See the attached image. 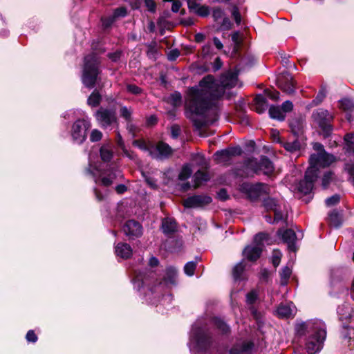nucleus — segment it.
Returning <instances> with one entry per match:
<instances>
[{"mask_svg":"<svg viewBox=\"0 0 354 354\" xmlns=\"http://www.w3.org/2000/svg\"><path fill=\"white\" fill-rule=\"evenodd\" d=\"M237 80V73L231 71L221 76L219 84L214 76L208 75L197 86L188 89L185 97L187 117L197 129L216 120L218 99L223 95L225 88L235 86Z\"/></svg>","mask_w":354,"mask_h":354,"instance_id":"nucleus-1","label":"nucleus"},{"mask_svg":"<svg viewBox=\"0 0 354 354\" xmlns=\"http://www.w3.org/2000/svg\"><path fill=\"white\" fill-rule=\"evenodd\" d=\"M178 272L175 268L168 267L161 281L147 289L145 295V301L158 307L160 305L168 306L171 303L172 295L166 294L167 290L177 285Z\"/></svg>","mask_w":354,"mask_h":354,"instance_id":"nucleus-2","label":"nucleus"},{"mask_svg":"<svg viewBox=\"0 0 354 354\" xmlns=\"http://www.w3.org/2000/svg\"><path fill=\"white\" fill-rule=\"evenodd\" d=\"M190 344L201 353L209 351L213 346L212 333L199 320L192 326L190 333Z\"/></svg>","mask_w":354,"mask_h":354,"instance_id":"nucleus-3","label":"nucleus"},{"mask_svg":"<svg viewBox=\"0 0 354 354\" xmlns=\"http://www.w3.org/2000/svg\"><path fill=\"white\" fill-rule=\"evenodd\" d=\"M100 73V60L97 55L91 53L84 57L82 82L88 88H93Z\"/></svg>","mask_w":354,"mask_h":354,"instance_id":"nucleus-4","label":"nucleus"},{"mask_svg":"<svg viewBox=\"0 0 354 354\" xmlns=\"http://www.w3.org/2000/svg\"><path fill=\"white\" fill-rule=\"evenodd\" d=\"M310 324L314 327L315 331L310 333L306 343V349L308 354H316L323 347L326 337V326L322 321H317Z\"/></svg>","mask_w":354,"mask_h":354,"instance_id":"nucleus-5","label":"nucleus"},{"mask_svg":"<svg viewBox=\"0 0 354 354\" xmlns=\"http://www.w3.org/2000/svg\"><path fill=\"white\" fill-rule=\"evenodd\" d=\"M246 169L250 170L253 174L270 175L274 171V165L272 161L266 156H261L260 159L251 158L244 162Z\"/></svg>","mask_w":354,"mask_h":354,"instance_id":"nucleus-6","label":"nucleus"},{"mask_svg":"<svg viewBox=\"0 0 354 354\" xmlns=\"http://www.w3.org/2000/svg\"><path fill=\"white\" fill-rule=\"evenodd\" d=\"M86 174L91 176L95 183L100 179L102 185L109 186L112 184L114 179L120 177L122 174L120 171L118 169H111L109 173L106 175L105 172L99 169L97 165H93L90 161L88 167L86 169Z\"/></svg>","mask_w":354,"mask_h":354,"instance_id":"nucleus-7","label":"nucleus"},{"mask_svg":"<svg viewBox=\"0 0 354 354\" xmlns=\"http://www.w3.org/2000/svg\"><path fill=\"white\" fill-rule=\"evenodd\" d=\"M240 191L246 194L250 201H255L261 196L268 195L270 192V187L268 185L263 183L254 184L243 183L240 185Z\"/></svg>","mask_w":354,"mask_h":354,"instance_id":"nucleus-8","label":"nucleus"},{"mask_svg":"<svg viewBox=\"0 0 354 354\" xmlns=\"http://www.w3.org/2000/svg\"><path fill=\"white\" fill-rule=\"evenodd\" d=\"M268 234L266 233H259L254 237L253 243L247 245L243 251V257L248 261H255L261 256L263 243V241L267 239Z\"/></svg>","mask_w":354,"mask_h":354,"instance_id":"nucleus-9","label":"nucleus"},{"mask_svg":"<svg viewBox=\"0 0 354 354\" xmlns=\"http://www.w3.org/2000/svg\"><path fill=\"white\" fill-rule=\"evenodd\" d=\"M91 122L87 119H78L72 125L71 136L74 143L82 144L87 137V131L91 128Z\"/></svg>","mask_w":354,"mask_h":354,"instance_id":"nucleus-10","label":"nucleus"},{"mask_svg":"<svg viewBox=\"0 0 354 354\" xmlns=\"http://www.w3.org/2000/svg\"><path fill=\"white\" fill-rule=\"evenodd\" d=\"M312 118L322 129L324 136H328L333 131L331 122L333 120V116L327 110L318 109L313 112Z\"/></svg>","mask_w":354,"mask_h":354,"instance_id":"nucleus-11","label":"nucleus"},{"mask_svg":"<svg viewBox=\"0 0 354 354\" xmlns=\"http://www.w3.org/2000/svg\"><path fill=\"white\" fill-rule=\"evenodd\" d=\"M95 116L99 124L104 129L111 127L118 122L115 111L110 109L101 107L96 111Z\"/></svg>","mask_w":354,"mask_h":354,"instance_id":"nucleus-12","label":"nucleus"},{"mask_svg":"<svg viewBox=\"0 0 354 354\" xmlns=\"http://www.w3.org/2000/svg\"><path fill=\"white\" fill-rule=\"evenodd\" d=\"M317 169L314 167H308L306 171L304 179L301 180L298 185V189L300 192L308 194L311 192L314 187V183L318 177Z\"/></svg>","mask_w":354,"mask_h":354,"instance_id":"nucleus-13","label":"nucleus"},{"mask_svg":"<svg viewBox=\"0 0 354 354\" xmlns=\"http://www.w3.org/2000/svg\"><path fill=\"white\" fill-rule=\"evenodd\" d=\"M335 158L334 156L323 151V153H317L312 154L310 156L309 162L310 166L309 167H314L318 170L317 167H328L331 165Z\"/></svg>","mask_w":354,"mask_h":354,"instance_id":"nucleus-14","label":"nucleus"},{"mask_svg":"<svg viewBox=\"0 0 354 354\" xmlns=\"http://www.w3.org/2000/svg\"><path fill=\"white\" fill-rule=\"evenodd\" d=\"M171 148L163 142H159L156 145H151L149 155L156 160H164L171 154Z\"/></svg>","mask_w":354,"mask_h":354,"instance_id":"nucleus-15","label":"nucleus"},{"mask_svg":"<svg viewBox=\"0 0 354 354\" xmlns=\"http://www.w3.org/2000/svg\"><path fill=\"white\" fill-rule=\"evenodd\" d=\"M277 234L282 239L283 242L287 243L288 250L294 252L297 250L295 241L303 237L301 232L299 235V236H297L295 231L292 229H280L278 230Z\"/></svg>","mask_w":354,"mask_h":354,"instance_id":"nucleus-16","label":"nucleus"},{"mask_svg":"<svg viewBox=\"0 0 354 354\" xmlns=\"http://www.w3.org/2000/svg\"><path fill=\"white\" fill-rule=\"evenodd\" d=\"M211 202L212 198L210 196L195 195L187 198L183 202V205L187 208H196L208 205Z\"/></svg>","mask_w":354,"mask_h":354,"instance_id":"nucleus-17","label":"nucleus"},{"mask_svg":"<svg viewBox=\"0 0 354 354\" xmlns=\"http://www.w3.org/2000/svg\"><path fill=\"white\" fill-rule=\"evenodd\" d=\"M123 231L130 239H133L142 234V227L139 222L135 220H129L124 225Z\"/></svg>","mask_w":354,"mask_h":354,"instance_id":"nucleus-18","label":"nucleus"},{"mask_svg":"<svg viewBox=\"0 0 354 354\" xmlns=\"http://www.w3.org/2000/svg\"><path fill=\"white\" fill-rule=\"evenodd\" d=\"M254 344L251 341L240 340L233 345L229 354H252Z\"/></svg>","mask_w":354,"mask_h":354,"instance_id":"nucleus-19","label":"nucleus"},{"mask_svg":"<svg viewBox=\"0 0 354 354\" xmlns=\"http://www.w3.org/2000/svg\"><path fill=\"white\" fill-rule=\"evenodd\" d=\"M279 87L287 93H292L295 91V85L292 78L290 75L279 77L277 79Z\"/></svg>","mask_w":354,"mask_h":354,"instance_id":"nucleus-20","label":"nucleus"},{"mask_svg":"<svg viewBox=\"0 0 354 354\" xmlns=\"http://www.w3.org/2000/svg\"><path fill=\"white\" fill-rule=\"evenodd\" d=\"M276 141L279 142L286 151L291 153L299 151L304 145V142H301L299 139H295L293 141H281L278 138Z\"/></svg>","mask_w":354,"mask_h":354,"instance_id":"nucleus-21","label":"nucleus"},{"mask_svg":"<svg viewBox=\"0 0 354 354\" xmlns=\"http://www.w3.org/2000/svg\"><path fill=\"white\" fill-rule=\"evenodd\" d=\"M115 252L117 257L128 259L132 254V249L128 243H119L115 246Z\"/></svg>","mask_w":354,"mask_h":354,"instance_id":"nucleus-22","label":"nucleus"},{"mask_svg":"<svg viewBox=\"0 0 354 354\" xmlns=\"http://www.w3.org/2000/svg\"><path fill=\"white\" fill-rule=\"evenodd\" d=\"M295 313V306L292 303L281 304L277 309V314L279 317L288 318Z\"/></svg>","mask_w":354,"mask_h":354,"instance_id":"nucleus-23","label":"nucleus"},{"mask_svg":"<svg viewBox=\"0 0 354 354\" xmlns=\"http://www.w3.org/2000/svg\"><path fill=\"white\" fill-rule=\"evenodd\" d=\"M162 230L167 236L172 235L177 230V224L171 218H165L162 221Z\"/></svg>","mask_w":354,"mask_h":354,"instance_id":"nucleus-24","label":"nucleus"},{"mask_svg":"<svg viewBox=\"0 0 354 354\" xmlns=\"http://www.w3.org/2000/svg\"><path fill=\"white\" fill-rule=\"evenodd\" d=\"M101 159L104 162H109L113 156V146L111 142L103 144L100 149Z\"/></svg>","mask_w":354,"mask_h":354,"instance_id":"nucleus-25","label":"nucleus"},{"mask_svg":"<svg viewBox=\"0 0 354 354\" xmlns=\"http://www.w3.org/2000/svg\"><path fill=\"white\" fill-rule=\"evenodd\" d=\"M148 277L149 276L142 272H136L135 277L132 279L134 288L137 289L138 291H140L141 288H145L144 285L147 283L149 280Z\"/></svg>","mask_w":354,"mask_h":354,"instance_id":"nucleus-26","label":"nucleus"},{"mask_svg":"<svg viewBox=\"0 0 354 354\" xmlns=\"http://www.w3.org/2000/svg\"><path fill=\"white\" fill-rule=\"evenodd\" d=\"M317 321H321L320 319H313L309 320L306 322H302L296 325L295 330L299 335H303L305 334L306 330H308L310 333L315 331L314 327L310 324V323L315 322Z\"/></svg>","mask_w":354,"mask_h":354,"instance_id":"nucleus-27","label":"nucleus"},{"mask_svg":"<svg viewBox=\"0 0 354 354\" xmlns=\"http://www.w3.org/2000/svg\"><path fill=\"white\" fill-rule=\"evenodd\" d=\"M193 180L194 182V187L196 188L209 180V176L207 172L201 170L197 171L194 176Z\"/></svg>","mask_w":354,"mask_h":354,"instance_id":"nucleus-28","label":"nucleus"},{"mask_svg":"<svg viewBox=\"0 0 354 354\" xmlns=\"http://www.w3.org/2000/svg\"><path fill=\"white\" fill-rule=\"evenodd\" d=\"M337 313L339 319L342 321L351 317V308L348 304H343L337 307Z\"/></svg>","mask_w":354,"mask_h":354,"instance_id":"nucleus-29","label":"nucleus"},{"mask_svg":"<svg viewBox=\"0 0 354 354\" xmlns=\"http://www.w3.org/2000/svg\"><path fill=\"white\" fill-rule=\"evenodd\" d=\"M255 110L259 113H263L268 106V102L263 95H258L254 98Z\"/></svg>","mask_w":354,"mask_h":354,"instance_id":"nucleus-30","label":"nucleus"},{"mask_svg":"<svg viewBox=\"0 0 354 354\" xmlns=\"http://www.w3.org/2000/svg\"><path fill=\"white\" fill-rule=\"evenodd\" d=\"M269 115L270 118L283 121L285 120V114L279 106H271L269 109Z\"/></svg>","mask_w":354,"mask_h":354,"instance_id":"nucleus-31","label":"nucleus"},{"mask_svg":"<svg viewBox=\"0 0 354 354\" xmlns=\"http://www.w3.org/2000/svg\"><path fill=\"white\" fill-rule=\"evenodd\" d=\"M329 223L333 227L337 228L342 225V216L336 210L331 211L328 214Z\"/></svg>","mask_w":354,"mask_h":354,"instance_id":"nucleus-32","label":"nucleus"},{"mask_svg":"<svg viewBox=\"0 0 354 354\" xmlns=\"http://www.w3.org/2000/svg\"><path fill=\"white\" fill-rule=\"evenodd\" d=\"M212 322L222 334H227L230 330L229 326L220 318L215 317L212 320Z\"/></svg>","mask_w":354,"mask_h":354,"instance_id":"nucleus-33","label":"nucleus"},{"mask_svg":"<svg viewBox=\"0 0 354 354\" xmlns=\"http://www.w3.org/2000/svg\"><path fill=\"white\" fill-rule=\"evenodd\" d=\"M132 113L133 109L131 106H122L120 109V116L124 118L127 123L132 122Z\"/></svg>","mask_w":354,"mask_h":354,"instance_id":"nucleus-34","label":"nucleus"},{"mask_svg":"<svg viewBox=\"0 0 354 354\" xmlns=\"http://www.w3.org/2000/svg\"><path fill=\"white\" fill-rule=\"evenodd\" d=\"M101 101V95L98 91L95 90L87 100V103L89 106L95 107L98 106Z\"/></svg>","mask_w":354,"mask_h":354,"instance_id":"nucleus-35","label":"nucleus"},{"mask_svg":"<svg viewBox=\"0 0 354 354\" xmlns=\"http://www.w3.org/2000/svg\"><path fill=\"white\" fill-rule=\"evenodd\" d=\"M344 142L345 146L344 149L345 150V153H348V151H351L353 149H354V133H347L344 136Z\"/></svg>","mask_w":354,"mask_h":354,"instance_id":"nucleus-36","label":"nucleus"},{"mask_svg":"<svg viewBox=\"0 0 354 354\" xmlns=\"http://www.w3.org/2000/svg\"><path fill=\"white\" fill-rule=\"evenodd\" d=\"M291 274L292 270L289 267L285 266L282 268L281 272H280V283L281 286L287 285Z\"/></svg>","mask_w":354,"mask_h":354,"instance_id":"nucleus-37","label":"nucleus"},{"mask_svg":"<svg viewBox=\"0 0 354 354\" xmlns=\"http://www.w3.org/2000/svg\"><path fill=\"white\" fill-rule=\"evenodd\" d=\"M263 205L267 211H273L279 207L277 201L273 198H267L263 200Z\"/></svg>","mask_w":354,"mask_h":354,"instance_id":"nucleus-38","label":"nucleus"},{"mask_svg":"<svg viewBox=\"0 0 354 354\" xmlns=\"http://www.w3.org/2000/svg\"><path fill=\"white\" fill-rule=\"evenodd\" d=\"M169 101L173 106H178L182 103V95L180 93L175 91L169 97Z\"/></svg>","mask_w":354,"mask_h":354,"instance_id":"nucleus-39","label":"nucleus"},{"mask_svg":"<svg viewBox=\"0 0 354 354\" xmlns=\"http://www.w3.org/2000/svg\"><path fill=\"white\" fill-rule=\"evenodd\" d=\"M340 107L347 112H351L354 110V102L351 99H343L339 101Z\"/></svg>","mask_w":354,"mask_h":354,"instance_id":"nucleus-40","label":"nucleus"},{"mask_svg":"<svg viewBox=\"0 0 354 354\" xmlns=\"http://www.w3.org/2000/svg\"><path fill=\"white\" fill-rule=\"evenodd\" d=\"M245 266L243 264V261L237 263L234 269H233V277L234 280H240L241 274L244 270Z\"/></svg>","mask_w":354,"mask_h":354,"instance_id":"nucleus-41","label":"nucleus"},{"mask_svg":"<svg viewBox=\"0 0 354 354\" xmlns=\"http://www.w3.org/2000/svg\"><path fill=\"white\" fill-rule=\"evenodd\" d=\"M192 174V170L191 167L188 165H186L183 167L181 171L178 175V178L180 180H185L190 177Z\"/></svg>","mask_w":354,"mask_h":354,"instance_id":"nucleus-42","label":"nucleus"},{"mask_svg":"<svg viewBox=\"0 0 354 354\" xmlns=\"http://www.w3.org/2000/svg\"><path fill=\"white\" fill-rule=\"evenodd\" d=\"M225 151H227L226 149L218 151L214 153V158L215 160L218 162H224L227 161L230 159V154L229 153H224Z\"/></svg>","mask_w":354,"mask_h":354,"instance_id":"nucleus-43","label":"nucleus"},{"mask_svg":"<svg viewBox=\"0 0 354 354\" xmlns=\"http://www.w3.org/2000/svg\"><path fill=\"white\" fill-rule=\"evenodd\" d=\"M334 179V174L330 171H326L324 173L322 180V185L324 189H326L328 185L332 182Z\"/></svg>","mask_w":354,"mask_h":354,"instance_id":"nucleus-44","label":"nucleus"},{"mask_svg":"<svg viewBox=\"0 0 354 354\" xmlns=\"http://www.w3.org/2000/svg\"><path fill=\"white\" fill-rule=\"evenodd\" d=\"M194 160L196 164L203 169H207L209 166L208 161L205 159L204 156L201 154H197L194 156Z\"/></svg>","mask_w":354,"mask_h":354,"instance_id":"nucleus-45","label":"nucleus"},{"mask_svg":"<svg viewBox=\"0 0 354 354\" xmlns=\"http://www.w3.org/2000/svg\"><path fill=\"white\" fill-rule=\"evenodd\" d=\"M196 268V261H189L184 266V272L185 273L191 277L194 274V270Z\"/></svg>","mask_w":354,"mask_h":354,"instance_id":"nucleus-46","label":"nucleus"},{"mask_svg":"<svg viewBox=\"0 0 354 354\" xmlns=\"http://www.w3.org/2000/svg\"><path fill=\"white\" fill-rule=\"evenodd\" d=\"M225 13L223 9L220 7L214 8L212 10V17L215 21H218L219 19H223L225 16Z\"/></svg>","mask_w":354,"mask_h":354,"instance_id":"nucleus-47","label":"nucleus"},{"mask_svg":"<svg viewBox=\"0 0 354 354\" xmlns=\"http://www.w3.org/2000/svg\"><path fill=\"white\" fill-rule=\"evenodd\" d=\"M209 12L210 11L209 6L205 5H200L194 13L200 17H205L209 15Z\"/></svg>","mask_w":354,"mask_h":354,"instance_id":"nucleus-48","label":"nucleus"},{"mask_svg":"<svg viewBox=\"0 0 354 354\" xmlns=\"http://www.w3.org/2000/svg\"><path fill=\"white\" fill-rule=\"evenodd\" d=\"M326 97V91L324 89H321L317 93L316 97L311 102L310 106H317L320 104L324 97Z\"/></svg>","mask_w":354,"mask_h":354,"instance_id":"nucleus-49","label":"nucleus"},{"mask_svg":"<svg viewBox=\"0 0 354 354\" xmlns=\"http://www.w3.org/2000/svg\"><path fill=\"white\" fill-rule=\"evenodd\" d=\"M133 145L137 147L141 150L148 151L151 149V146H148L147 142L143 140H135L133 141Z\"/></svg>","mask_w":354,"mask_h":354,"instance_id":"nucleus-50","label":"nucleus"},{"mask_svg":"<svg viewBox=\"0 0 354 354\" xmlns=\"http://www.w3.org/2000/svg\"><path fill=\"white\" fill-rule=\"evenodd\" d=\"M282 254L279 250H274L272 255V262L273 266L277 267L281 261Z\"/></svg>","mask_w":354,"mask_h":354,"instance_id":"nucleus-51","label":"nucleus"},{"mask_svg":"<svg viewBox=\"0 0 354 354\" xmlns=\"http://www.w3.org/2000/svg\"><path fill=\"white\" fill-rule=\"evenodd\" d=\"M102 138V133L97 129H93L90 134V140L93 142L100 141Z\"/></svg>","mask_w":354,"mask_h":354,"instance_id":"nucleus-52","label":"nucleus"},{"mask_svg":"<svg viewBox=\"0 0 354 354\" xmlns=\"http://www.w3.org/2000/svg\"><path fill=\"white\" fill-rule=\"evenodd\" d=\"M232 16L234 18L236 25L239 26L241 23V16L239 10L236 6H234L232 8Z\"/></svg>","mask_w":354,"mask_h":354,"instance_id":"nucleus-53","label":"nucleus"},{"mask_svg":"<svg viewBox=\"0 0 354 354\" xmlns=\"http://www.w3.org/2000/svg\"><path fill=\"white\" fill-rule=\"evenodd\" d=\"M340 201V196L338 194H335L326 199V205L328 207L337 204Z\"/></svg>","mask_w":354,"mask_h":354,"instance_id":"nucleus-54","label":"nucleus"},{"mask_svg":"<svg viewBox=\"0 0 354 354\" xmlns=\"http://www.w3.org/2000/svg\"><path fill=\"white\" fill-rule=\"evenodd\" d=\"M127 11L126 8L124 7H120L118 8H116L113 14V18L115 19L118 17H124L127 15Z\"/></svg>","mask_w":354,"mask_h":354,"instance_id":"nucleus-55","label":"nucleus"},{"mask_svg":"<svg viewBox=\"0 0 354 354\" xmlns=\"http://www.w3.org/2000/svg\"><path fill=\"white\" fill-rule=\"evenodd\" d=\"M257 299V293L255 290H252L246 295V302L249 305L253 304Z\"/></svg>","mask_w":354,"mask_h":354,"instance_id":"nucleus-56","label":"nucleus"},{"mask_svg":"<svg viewBox=\"0 0 354 354\" xmlns=\"http://www.w3.org/2000/svg\"><path fill=\"white\" fill-rule=\"evenodd\" d=\"M127 90L129 93L133 95H139L142 93V90L139 86L135 84H127Z\"/></svg>","mask_w":354,"mask_h":354,"instance_id":"nucleus-57","label":"nucleus"},{"mask_svg":"<svg viewBox=\"0 0 354 354\" xmlns=\"http://www.w3.org/2000/svg\"><path fill=\"white\" fill-rule=\"evenodd\" d=\"M273 212L274 213V217L273 220L274 223H279V221H283L284 219V214L281 210L280 206L276 209H274Z\"/></svg>","mask_w":354,"mask_h":354,"instance_id":"nucleus-58","label":"nucleus"},{"mask_svg":"<svg viewBox=\"0 0 354 354\" xmlns=\"http://www.w3.org/2000/svg\"><path fill=\"white\" fill-rule=\"evenodd\" d=\"M232 26V23L230 20V19L227 17H225L223 19L222 22L220 24V28L223 30H227L231 29Z\"/></svg>","mask_w":354,"mask_h":354,"instance_id":"nucleus-59","label":"nucleus"},{"mask_svg":"<svg viewBox=\"0 0 354 354\" xmlns=\"http://www.w3.org/2000/svg\"><path fill=\"white\" fill-rule=\"evenodd\" d=\"M281 109L283 112V114L286 115L287 113L290 112L292 110L293 104L290 100H286L282 104Z\"/></svg>","mask_w":354,"mask_h":354,"instance_id":"nucleus-60","label":"nucleus"},{"mask_svg":"<svg viewBox=\"0 0 354 354\" xmlns=\"http://www.w3.org/2000/svg\"><path fill=\"white\" fill-rule=\"evenodd\" d=\"M224 153H229L230 157L234 156H239L241 155L242 153V149L239 147H231L229 149H227V151H225Z\"/></svg>","mask_w":354,"mask_h":354,"instance_id":"nucleus-61","label":"nucleus"},{"mask_svg":"<svg viewBox=\"0 0 354 354\" xmlns=\"http://www.w3.org/2000/svg\"><path fill=\"white\" fill-rule=\"evenodd\" d=\"M200 3H198L196 0H187V6L189 10L192 12H195L196 10L198 9V8L200 6Z\"/></svg>","mask_w":354,"mask_h":354,"instance_id":"nucleus-62","label":"nucleus"},{"mask_svg":"<svg viewBox=\"0 0 354 354\" xmlns=\"http://www.w3.org/2000/svg\"><path fill=\"white\" fill-rule=\"evenodd\" d=\"M26 339L28 342L35 343L37 341V336L35 333L34 330H30L26 334Z\"/></svg>","mask_w":354,"mask_h":354,"instance_id":"nucleus-63","label":"nucleus"},{"mask_svg":"<svg viewBox=\"0 0 354 354\" xmlns=\"http://www.w3.org/2000/svg\"><path fill=\"white\" fill-rule=\"evenodd\" d=\"M345 169L349 174L350 178L352 180L353 184L354 185V165L346 164L345 166Z\"/></svg>","mask_w":354,"mask_h":354,"instance_id":"nucleus-64","label":"nucleus"}]
</instances>
